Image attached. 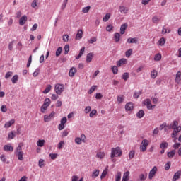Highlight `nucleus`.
Listing matches in <instances>:
<instances>
[{"label": "nucleus", "mask_w": 181, "mask_h": 181, "mask_svg": "<svg viewBox=\"0 0 181 181\" xmlns=\"http://www.w3.org/2000/svg\"><path fill=\"white\" fill-rule=\"evenodd\" d=\"M168 142L165 141L160 144V149H165V148H168Z\"/></svg>", "instance_id": "nucleus-46"}, {"label": "nucleus", "mask_w": 181, "mask_h": 181, "mask_svg": "<svg viewBox=\"0 0 181 181\" xmlns=\"http://www.w3.org/2000/svg\"><path fill=\"white\" fill-rule=\"evenodd\" d=\"M175 153H176V151L172 150L171 151L168 153L167 156L170 158H173V156H175Z\"/></svg>", "instance_id": "nucleus-33"}, {"label": "nucleus", "mask_w": 181, "mask_h": 181, "mask_svg": "<svg viewBox=\"0 0 181 181\" xmlns=\"http://www.w3.org/2000/svg\"><path fill=\"white\" fill-rule=\"evenodd\" d=\"M38 165H39V168H42V166H45V160L42 158L40 159L38 162Z\"/></svg>", "instance_id": "nucleus-59"}, {"label": "nucleus", "mask_w": 181, "mask_h": 181, "mask_svg": "<svg viewBox=\"0 0 181 181\" xmlns=\"http://www.w3.org/2000/svg\"><path fill=\"white\" fill-rule=\"evenodd\" d=\"M121 172H117L116 176H115V181H121Z\"/></svg>", "instance_id": "nucleus-49"}, {"label": "nucleus", "mask_w": 181, "mask_h": 181, "mask_svg": "<svg viewBox=\"0 0 181 181\" xmlns=\"http://www.w3.org/2000/svg\"><path fill=\"white\" fill-rule=\"evenodd\" d=\"M64 146V141H61L58 144V149H62Z\"/></svg>", "instance_id": "nucleus-62"}, {"label": "nucleus", "mask_w": 181, "mask_h": 181, "mask_svg": "<svg viewBox=\"0 0 181 181\" xmlns=\"http://www.w3.org/2000/svg\"><path fill=\"white\" fill-rule=\"evenodd\" d=\"M76 73H77V69H76L75 67H71L69 69V77H74Z\"/></svg>", "instance_id": "nucleus-16"}, {"label": "nucleus", "mask_w": 181, "mask_h": 181, "mask_svg": "<svg viewBox=\"0 0 181 181\" xmlns=\"http://www.w3.org/2000/svg\"><path fill=\"white\" fill-rule=\"evenodd\" d=\"M124 95H120L117 96V103H119V104H121V103H124Z\"/></svg>", "instance_id": "nucleus-43"}, {"label": "nucleus", "mask_w": 181, "mask_h": 181, "mask_svg": "<svg viewBox=\"0 0 181 181\" xmlns=\"http://www.w3.org/2000/svg\"><path fill=\"white\" fill-rule=\"evenodd\" d=\"M23 146V143L21 142L16 148L15 155L17 156L18 160H23V151H22V147Z\"/></svg>", "instance_id": "nucleus-3"}, {"label": "nucleus", "mask_w": 181, "mask_h": 181, "mask_svg": "<svg viewBox=\"0 0 181 181\" xmlns=\"http://www.w3.org/2000/svg\"><path fill=\"white\" fill-rule=\"evenodd\" d=\"M91 9L90 6H88L82 9L83 13H88V11Z\"/></svg>", "instance_id": "nucleus-44"}, {"label": "nucleus", "mask_w": 181, "mask_h": 181, "mask_svg": "<svg viewBox=\"0 0 181 181\" xmlns=\"http://www.w3.org/2000/svg\"><path fill=\"white\" fill-rule=\"evenodd\" d=\"M161 59H162V54H160V53L156 54L155 57H154V60L156 62H160V60Z\"/></svg>", "instance_id": "nucleus-39"}, {"label": "nucleus", "mask_w": 181, "mask_h": 181, "mask_svg": "<svg viewBox=\"0 0 181 181\" xmlns=\"http://www.w3.org/2000/svg\"><path fill=\"white\" fill-rule=\"evenodd\" d=\"M180 176H181V173L180 171H177V173H175L173 177V181H176L178 179H180Z\"/></svg>", "instance_id": "nucleus-22"}, {"label": "nucleus", "mask_w": 181, "mask_h": 181, "mask_svg": "<svg viewBox=\"0 0 181 181\" xmlns=\"http://www.w3.org/2000/svg\"><path fill=\"white\" fill-rule=\"evenodd\" d=\"M127 42L128 43H138V38L134 37V38H128Z\"/></svg>", "instance_id": "nucleus-30"}, {"label": "nucleus", "mask_w": 181, "mask_h": 181, "mask_svg": "<svg viewBox=\"0 0 181 181\" xmlns=\"http://www.w3.org/2000/svg\"><path fill=\"white\" fill-rule=\"evenodd\" d=\"M129 159H134V158H135V151L134 150H132L129 151Z\"/></svg>", "instance_id": "nucleus-38"}, {"label": "nucleus", "mask_w": 181, "mask_h": 181, "mask_svg": "<svg viewBox=\"0 0 181 181\" xmlns=\"http://www.w3.org/2000/svg\"><path fill=\"white\" fill-rule=\"evenodd\" d=\"M142 94V91L139 90V92H135L133 95L134 98H139V95Z\"/></svg>", "instance_id": "nucleus-53"}, {"label": "nucleus", "mask_w": 181, "mask_h": 181, "mask_svg": "<svg viewBox=\"0 0 181 181\" xmlns=\"http://www.w3.org/2000/svg\"><path fill=\"white\" fill-rule=\"evenodd\" d=\"M95 42H97V37H92L88 40V43H90V45H93V43H95Z\"/></svg>", "instance_id": "nucleus-52"}, {"label": "nucleus", "mask_w": 181, "mask_h": 181, "mask_svg": "<svg viewBox=\"0 0 181 181\" xmlns=\"http://www.w3.org/2000/svg\"><path fill=\"white\" fill-rule=\"evenodd\" d=\"M178 125L179 123L177 121L174 120L173 122V125L169 127V129H174L171 134V137L174 139L173 142H176V140L177 139L176 136H177V134H179V132L181 131V127Z\"/></svg>", "instance_id": "nucleus-1"}, {"label": "nucleus", "mask_w": 181, "mask_h": 181, "mask_svg": "<svg viewBox=\"0 0 181 181\" xmlns=\"http://www.w3.org/2000/svg\"><path fill=\"white\" fill-rule=\"evenodd\" d=\"M75 39L76 40H80L83 39V30H78Z\"/></svg>", "instance_id": "nucleus-18"}, {"label": "nucleus", "mask_w": 181, "mask_h": 181, "mask_svg": "<svg viewBox=\"0 0 181 181\" xmlns=\"http://www.w3.org/2000/svg\"><path fill=\"white\" fill-rule=\"evenodd\" d=\"M96 158H98V159H104V158H105V152L104 151L97 152Z\"/></svg>", "instance_id": "nucleus-19"}, {"label": "nucleus", "mask_w": 181, "mask_h": 181, "mask_svg": "<svg viewBox=\"0 0 181 181\" xmlns=\"http://www.w3.org/2000/svg\"><path fill=\"white\" fill-rule=\"evenodd\" d=\"M129 8L124 6H119V11L120 13L127 14L129 12Z\"/></svg>", "instance_id": "nucleus-10"}, {"label": "nucleus", "mask_w": 181, "mask_h": 181, "mask_svg": "<svg viewBox=\"0 0 181 181\" xmlns=\"http://www.w3.org/2000/svg\"><path fill=\"white\" fill-rule=\"evenodd\" d=\"M122 78L123 80H124V81H127V80L129 78V74H128L127 72H125L122 76Z\"/></svg>", "instance_id": "nucleus-55"}, {"label": "nucleus", "mask_w": 181, "mask_h": 181, "mask_svg": "<svg viewBox=\"0 0 181 181\" xmlns=\"http://www.w3.org/2000/svg\"><path fill=\"white\" fill-rule=\"evenodd\" d=\"M144 115H145V112H144L142 110H139L136 114V117H138L139 119L142 118Z\"/></svg>", "instance_id": "nucleus-35"}, {"label": "nucleus", "mask_w": 181, "mask_h": 181, "mask_svg": "<svg viewBox=\"0 0 181 181\" xmlns=\"http://www.w3.org/2000/svg\"><path fill=\"white\" fill-rule=\"evenodd\" d=\"M161 33H162V35H166V33H170V30L169 28H168L166 26H163Z\"/></svg>", "instance_id": "nucleus-23"}, {"label": "nucleus", "mask_w": 181, "mask_h": 181, "mask_svg": "<svg viewBox=\"0 0 181 181\" xmlns=\"http://www.w3.org/2000/svg\"><path fill=\"white\" fill-rule=\"evenodd\" d=\"M91 111V107L90 106H87L86 107L84 112L85 114H88V112H90Z\"/></svg>", "instance_id": "nucleus-64"}, {"label": "nucleus", "mask_w": 181, "mask_h": 181, "mask_svg": "<svg viewBox=\"0 0 181 181\" xmlns=\"http://www.w3.org/2000/svg\"><path fill=\"white\" fill-rule=\"evenodd\" d=\"M93 57H94V53L90 52L86 55V62L91 63L93 60Z\"/></svg>", "instance_id": "nucleus-17"}, {"label": "nucleus", "mask_w": 181, "mask_h": 181, "mask_svg": "<svg viewBox=\"0 0 181 181\" xmlns=\"http://www.w3.org/2000/svg\"><path fill=\"white\" fill-rule=\"evenodd\" d=\"M86 139H87V138L86 137V134H82L81 135V137H76L75 139V142L77 144V145H81L82 142L85 144Z\"/></svg>", "instance_id": "nucleus-6"}, {"label": "nucleus", "mask_w": 181, "mask_h": 181, "mask_svg": "<svg viewBox=\"0 0 181 181\" xmlns=\"http://www.w3.org/2000/svg\"><path fill=\"white\" fill-rule=\"evenodd\" d=\"M95 88H97V86H93L88 90V94H93L95 91Z\"/></svg>", "instance_id": "nucleus-57"}, {"label": "nucleus", "mask_w": 181, "mask_h": 181, "mask_svg": "<svg viewBox=\"0 0 181 181\" xmlns=\"http://www.w3.org/2000/svg\"><path fill=\"white\" fill-rule=\"evenodd\" d=\"M151 78H156L158 77V71L156 70H153L151 74Z\"/></svg>", "instance_id": "nucleus-37"}, {"label": "nucleus", "mask_w": 181, "mask_h": 181, "mask_svg": "<svg viewBox=\"0 0 181 181\" xmlns=\"http://www.w3.org/2000/svg\"><path fill=\"white\" fill-rule=\"evenodd\" d=\"M45 142H46L45 140H38L37 141V145L40 148H42V146H45Z\"/></svg>", "instance_id": "nucleus-32"}, {"label": "nucleus", "mask_w": 181, "mask_h": 181, "mask_svg": "<svg viewBox=\"0 0 181 181\" xmlns=\"http://www.w3.org/2000/svg\"><path fill=\"white\" fill-rule=\"evenodd\" d=\"M159 46H164L165 43H166V39L165 37H161L158 42Z\"/></svg>", "instance_id": "nucleus-28"}, {"label": "nucleus", "mask_w": 181, "mask_h": 181, "mask_svg": "<svg viewBox=\"0 0 181 181\" xmlns=\"http://www.w3.org/2000/svg\"><path fill=\"white\" fill-rule=\"evenodd\" d=\"M156 172H158V168L156 166H154L149 172L148 174V179L150 180H152L153 177H155V175H156Z\"/></svg>", "instance_id": "nucleus-7"}, {"label": "nucleus", "mask_w": 181, "mask_h": 181, "mask_svg": "<svg viewBox=\"0 0 181 181\" xmlns=\"http://www.w3.org/2000/svg\"><path fill=\"white\" fill-rule=\"evenodd\" d=\"M69 2V0H64L63 1V4L61 6V8L62 9V11H64V9H66V6H67V3Z\"/></svg>", "instance_id": "nucleus-48"}, {"label": "nucleus", "mask_w": 181, "mask_h": 181, "mask_svg": "<svg viewBox=\"0 0 181 181\" xmlns=\"http://www.w3.org/2000/svg\"><path fill=\"white\" fill-rule=\"evenodd\" d=\"M15 124V119H12L8 122H6L4 124V128L8 129V128H11V125H13Z\"/></svg>", "instance_id": "nucleus-13"}, {"label": "nucleus", "mask_w": 181, "mask_h": 181, "mask_svg": "<svg viewBox=\"0 0 181 181\" xmlns=\"http://www.w3.org/2000/svg\"><path fill=\"white\" fill-rule=\"evenodd\" d=\"M148 145H149V141L147 139H143L140 145V151L146 152Z\"/></svg>", "instance_id": "nucleus-4"}, {"label": "nucleus", "mask_w": 181, "mask_h": 181, "mask_svg": "<svg viewBox=\"0 0 181 181\" xmlns=\"http://www.w3.org/2000/svg\"><path fill=\"white\" fill-rule=\"evenodd\" d=\"M113 74H118V67L117 66H113L111 68Z\"/></svg>", "instance_id": "nucleus-41"}, {"label": "nucleus", "mask_w": 181, "mask_h": 181, "mask_svg": "<svg viewBox=\"0 0 181 181\" xmlns=\"http://www.w3.org/2000/svg\"><path fill=\"white\" fill-rule=\"evenodd\" d=\"M160 19L159 18H158V16H153L152 18V22L153 23H158V22H159Z\"/></svg>", "instance_id": "nucleus-60"}, {"label": "nucleus", "mask_w": 181, "mask_h": 181, "mask_svg": "<svg viewBox=\"0 0 181 181\" xmlns=\"http://www.w3.org/2000/svg\"><path fill=\"white\" fill-rule=\"evenodd\" d=\"M127 61L125 58H122L120 60L117 62V67H121V66H124V64H127Z\"/></svg>", "instance_id": "nucleus-12"}, {"label": "nucleus", "mask_w": 181, "mask_h": 181, "mask_svg": "<svg viewBox=\"0 0 181 181\" xmlns=\"http://www.w3.org/2000/svg\"><path fill=\"white\" fill-rule=\"evenodd\" d=\"M125 110L126 111H132L134 110V103L132 102H129L125 105Z\"/></svg>", "instance_id": "nucleus-14"}, {"label": "nucleus", "mask_w": 181, "mask_h": 181, "mask_svg": "<svg viewBox=\"0 0 181 181\" xmlns=\"http://www.w3.org/2000/svg\"><path fill=\"white\" fill-rule=\"evenodd\" d=\"M62 47H58V49L56 51V54H55L57 57H59V56H60V54H62Z\"/></svg>", "instance_id": "nucleus-47"}, {"label": "nucleus", "mask_w": 181, "mask_h": 181, "mask_svg": "<svg viewBox=\"0 0 181 181\" xmlns=\"http://www.w3.org/2000/svg\"><path fill=\"white\" fill-rule=\"evenodd\" d=\"M97 114V110H93L90 114H89V117L90 118H93V117H94V115H95Z\"/></svg>", "instance_id": "nucleus-61"}, {"label": "nucleus", "mask_w": 181, "mask_h": 181, "mask_svg": "<svg viewBox=\"0 0 181 181\" xmlns=\"http://www.w3.org/2000/svg\"><path fill=\"white\" fill-rule=\"evenodd\" d=\"M48 107H49L48 106L42 105L40 108L41 112H42V114H45Z\"/></svg>", "instance_id": "nucleus-45"}, {"label": "nucleus", "mask_w": 181, "mask_h": 181, "mask_svg": "<svg viewBox=\"0 0 181 181\" xmlns=\"http://www.w3.org/2000/svg\"><path fill=\"white\" fill-rule=\"evenodd\" d=\"M54 115H56V112H52L49 115H44V121L45 122H49L52 120V118H54Z\"/></svg>", "instance_id": "nucleus-8"}, {"label": "nucleus", "mask_w": 181, "mask_h": 181, "mask_svg": "<svg viewBox=\"0 0 181 181\" xmlns=\"http://www.w3.org/2000/svg\"><path fill=\"white\" fill-rule=\"evenodd\" d=\"M18 78H19V76L18 75H14L11 78V81L13 84H16V83H18Z\"/></svg>", "instance_id": "nucleus-36"}, {"label": "nucleus", "mask_w": 181, "mask_h": 181, "mask_svg": "<svg viewBox=\"0 0 181 181\" xmlns=\"http://www.w3.org/2000/svg\"><path fill=\"white\" fill-rule=\"evenodd\" d=\"M143 104L146 105L148 110H153V106L151 103V99L144 100Z\"/></svg>", "instance_id": "nucleus-9"}, {"label": "nucleus", "mask_w": 181, "mask_h": 181, "mask_svg": "<svg viewBox=\"0 0 181 181\" xmlns=\"http://www.w3.org/2000/svg\"><path fill=\"white\" fill-rule=\"evenodd\" d=\"M128 177H129V171H127L124 173L122 181H128Z\"/></svg>", "instance_id": "nucleus-29"}, {"label": "nucleus", "mask_w": 181, "mask_h": 181, "mask_svg": "<svg viewBox=\"0 0 181 181\" xmlns=\"http://www.w3.org/2000/svg\"><path fill=\"white\" fill-rule=\"evenodd\" d=\"M12 74H13V72L12 71L7 72L5 75L6 80H8V78H10V77H12Z\"/></svg>", "instance_id": "nucleus-54"}, {"label": "nucleus", "mask_w": 181, "mask_h": 181, "mask_svg": "<svg viewBox=\"0 0 181 181\" xmlns=\"http://www.w3.org/2000/svg\"><path fill=\"white\" fill-rule=\"evenodd\" d=\"M52 90V85H47V88H45V90H43V94H47L48 93L50 92V90Z\"/></svg>", "instance_id": "nucleus-34"}, {"label": "nucleus", "mask_w": 181, "mask_h": 181, "mask_svg": "<svg viewBox=\"0 0 181 181\" xmlns=\"http://www.w3.org/2000/svg\"><path fill=\"white\" fill-rule=\"evenodd\" d=\"M85 50H86V47H83L81 49L78 55L76 56V59L77 60H78V59H80V57H81V56H83V54H84Z\"/></svg>", "instance_id": "nucleus-26"}, {"label": "nucleus", "mask_w": 181, "mask_h": 181, "mask_svg": "<svg viewBox=\"0 0 181 181\" xmlns=\"http://www.w3.org/2000/svg\"><path fill=\"white\" fill-rule=\"evenodd\" d=\"M13 138H15V134L12 131L10 133H8V139H13Z\"/></svg>", "instance_id": "nucleus-63"}, {"label": "nucleus", "mask_w": 181, "mask_h": 181, "mask_svg": "<svg viewBox=\"0 0 181 181\" xmlns=\"http://www.w3.org/2000/svg\"><path fill=\"white\" fill-rule=\"evenodd\" d=\"M110 18H111V13H106V15L103 18V22H108V21L110 20Z\"/></svg>", "instance_id": "nucleus-31"}, {"label": "nucleus", "mask_w": 181, "mask_h": 181, "mask_svg": "<svg viewBox=\"0 0 181 181\" xmlns=\"http://www.w3.org/2000/svg\"><path fill=\"white\" fill-rule=\"evenodd\" d=\"M147 176L148 175L146 174V175L141 174L139 175V179L141 181H145V180H146Z\"/></svg>", "instance_id": "nucleus-58"}, {"label": "nucleus", "mask_w": 181, "mask_h": 181, "mask_svg": "<svg viewBox=\"0 0 181 181\" xmlns=\"http://www.w3.org/2000/svg\"><path fill=\"white\" fill-rule=\"evenodd\" d=\"M50 103H52V100H50L49 98H46L44 101L43 105L47 107H49L50 105Z\"/></svg>", "instance_id": "nucleus-40"}, {"label": "nucleus", "mask_w": 181, "mask_h": 181, "mask_svg": "<svg viewBox=\"0 0 181 181\" xmlns=\"http://www.w3.org/2000/svg\"><path fill=\"white\" fill-rule=\"evenodd\" d=\"M132 54V49H129L125 52L126 57H131Z\"/></svg>", "instance_id": "nucleus-50"}, {"label": "nucleus", "mask_w": 181, "mask_h": 181, "mask_svg": "<svg viewBox=\"0 0 181 181\" xmlns=\"http://www.w3.org/2000/svg\"><path fill=\"white\" fill-rule=\"evenodd\" d=\"M54 90L56 94H58V95H60L64 91V85L57 83L55 85Z\"/></svg>", "instance_id": "nucleus-5"}, {"label": "nucleus", "mask_w": 181, "mask_h": 181, "mask_svg": "<svg viewBox=\"0 0 181 181\" xmlns=\"http://www.w3.org/2000/svg\"><path fill=\"white\" fill-rule=\"evenodd\" d=\"M27 21H28V16H23L19 20V25H21V26H23V25H25V23H26Z\"/></svg>", "instance_id": "nucleus-15"}, {"label": "nucleus", "mask_w": 181, "mask_h": 181, "mask_svg": "<svg viewBox=\"0 0 181 181\" xmlns=\"http://www.w3.org/2000/svg\"><path fill=\"white\" fill-rule=\"evenodd\" d=\"M98 175H100V170H94L92 173L91 177L95 179V177H98Z\"/></svg>", "instance_id": "nucleus-24"}, {"label": "nucleus", "mask_w": 181, "mask_h": 181, "mask_svg": "<svg viewBox=\"0 0 181 181\" xmlns=\"http://www.w3.org/2000/svg\"><path fill=\"white\" fill-rule=\"evenodd\" d=\"M69 50H70V47L69 46V45H66L64 46V54H69Z\"/></svg>", "instance_id": "nucleus-56"}, {"label": "nucleus", "mask_w": 181, "mask_h": 181, "mask_svg": "<svg viewBox=\"0 0 181 181\" xmlns=\"http://www.w3.org/2000/svg\"><path fill=\"white\" fill-rule=\"evenodd\" d=\"M115 156H118V158H121V156H122V150H121V148H119V146L112 148L111 149L110 159L114 163L117 162V160L114 158H115Z\"/></svg>", "instance_id": "nucleus-2"}, {"label": "nucleus", "mask_w": 181, "mask_h": 181, "mask_svg": "<svg viewBox=\"0 0 181 181\" xmlns=\"http://www.w3.org/2000/svg\"><path fill=\"white\" fill-rule=\"evenodd\" d=\"M107 173H108V170L105 169L100 175V179H104V177H105V176H107Z\"/></svg>", "instance_id": "nucleus-42"}, {"label": "nucleus", "mask_w": 181, "mask_h": 181, "mask_svg": "<svg viewBox=\"0 0 181 181\" xmlns=\"http://www.w3.org/2000/svg\"><path fill=\"white\" fill-rule=\"evenodd\" d=\"M127 28H128L127 23L122 24L120 27V33L122 35H124V33H125V30H127Z\"/></svg>", "instance_id": "nucleus-20"}, {"label": "nucleus", "mask_w": 181, "mask_h": 181, "mask_svg": "<svg viewBox=\"0 0 181 181\" xmlns=\"http://www.w3.org/2000/svg\"><path fill=\"white\" fill-rule=\"evenodd\" d=\"M172 125H173V124H166V122H163L160 126V131H162L164 128H168L169 129V127H171Z\"/></svg>", "instance_id": "nucleus-27"}, {"label": "nucleus", "mask_w": 181, "mask_h": 181, "mask_svg": "<svg viewBox=\"0 0 181 181\" xmlns=\"http://www.w3.org/2000/svg\"><path fill=\"white\" fill-rule=\"evenodd\" d=\"M4 151H5L6 152H13V146H12V145H11V144L4 145Z\"/></svg>", "instance_id": "nucleus-11"}, {"label": "nucleus", "mask_w": 181, "mask_h": 181, "mask_svg": "<svg viewBox=\"0 0 181 181\" xmlns=\"http://www.w3.org/2000/svg\"><path fill=\"white\" fill-rule=\"evenodd\" d=\"M69 132H70V130H69V129H66V130H64V131L62 132V138H64L65 136H67V135H69Z\"/></svg>", "instance_id": "nucleus-51"}, {"label": "nucleus", "mask_w": 181, "mask_h": 181, "mask_svg": "<svg viewBox=\"0 0 181 181\" xmlns=\"http://www.w3.org/2000/svg\"><path fill=\"white\" fill-rule=\"evenodd\" d=\"M181 72L180 71H177L175 76V83H177V84H179L180 83L181 81Z\"/></svg>", "instance_id": "nucleus-21"}, {"label": "nucleus", "mask_w": 181, "mask_h": 181, "mask_svg": "<svg viewBox=\"0 0 181 181\" xmlns=\"http://www.w3.org/2000/svg\"><path fill=\"white\" fill-rule=\"evenodd\" d=\"M120 37H121V35L119 34V33H116L114 34V39L116 43H118V42H119Z\"/></svg>", "instance_id": "nucleus-25"}]
</instances>
